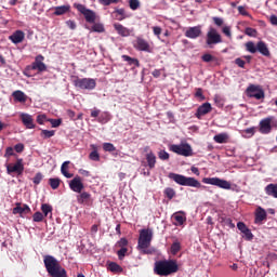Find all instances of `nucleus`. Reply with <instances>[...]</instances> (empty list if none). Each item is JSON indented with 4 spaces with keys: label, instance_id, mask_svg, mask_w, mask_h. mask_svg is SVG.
I'll return each mask as SVG.
<instances>
[{
    "label": "nucleus",
    "instance_id": "5",
    "mask_svg": "<svg viewBox=\"0 0 277 277\" xmlns=\"http://www.w3.org/2000/svg\"><path fill=\"white\" fill-rule=\"evenodd\" d=\"M75 88H80L82 90H94L96 88V80L94 78H80L75 77L72 80Z\"/></svg>",
    "mask_w": 277,
    "mask_h": 277
},
{
    "label": "nucleus",
    "instance_id": "1",
    "mask_svg": "<svg viewBox=\"0 0 277 277\" xmlns=\"http://www.w3.org/2000/svg\"><path fill=\"white\" fill-rule=\"evenodd\" d=\"M43 265H45L47 272L51 277H67L66 269L63 268L55 256H43Z\"/></svg>",
    "mask_w": 277,
    "mask_h": 277
},
{
    "label": "nucleus",
    "instance_id": "14",
    "mask_svg": "<svg viewBox=\"0 0 277 277\" xmlns=\"http://www.w3.org/2000/svg\"><path fill=\"white\" fill-rule=\"evenodd\" d=\"M78 194H80L76 196V200L78 205L87 206V207H90L93 205V198H92V195H90V193L81 192Z\"/></svg>",
    "mask_w": 277,
    "mask_h": 277
},
{
    "label": "nucleus",
    "instance_id": "3",
    "mask_svg": "<svg viewBox=\"0 0 277 277\" xmlns=\"http://www.w3.org/2000/svg\"><path fill=\"white\" fill-rule=\"evenodd\" d=\"M154 271L157 276H171L177 273L179 266L174 260H162L155 263Z\"/></svg>",
    "mask_w": 277,
    "mask_h": 277
},
{
    "label": "nucleus",
    "instance_id": "34",
    "mask_svg": "<svg viewBox=\"0 0 277 277\" xmlns=\"http://www.w3.org/2000/svg\"><path fill=\"white\" fill-rule=\"evenodd\" d=\"M111 120V115L110 113H101L100 116L97 117V122L102 123V124H105L107 122H110Z\"/></svg>",
    "mask_w": 277,
    "mask_h": 277
},
{
    "label": "nucleus",
    "instance_id": "49",
    "mask_svg": "<svg viewBox=\"0 0 277 277\" xmlns=\"http://www.w3.org/2000/svg\"><path fill=\"white\" fill-rule=\"evenodd\" d=\"M89 159H91L92 161H100L101 156H100L98 151L96 149H94L90 153Z\"/></svg>",
    "mask_w": 277,
    "mask_h": 277
},
{
    "label": "nucleus",
    "instance_id": "50",
    "mask_svg": "<svg viewBox=\"0 0 277 277\" xmlns=\"http://www.w3.org/2000/svg\"><path fill=\"white\" fill-rule=\"evenodd\" d=\"M158 157L159 159L161 160H169L170 159V154L164 150V149H161L159 153H158Z\"/></svg>",
    "mask_w": 277,
    "mask_h": 277
},
{
    "label": "nucleus",
    "instance_id": "48",
    "mask_svg": "<svg viewBox=\"0 0 277 277\" xmlns=\"http://www.w3.org/2000/svg\"><path fill=\"white\" fill-rule=\"evenodd\" d=\"M109 271L111 273H119L122 271L121 266H119L117 263L113 262V263H109V266H108Z\"/></svg>",
    "mask_w": 277,
    "mask_h": 277
},
{
    "label": "nucleus",
    "instance_id": "54",
    "mask_svg": "<svg viewBox=\"0 0 277 277\" xmlns=\"http://www.w3.org/2000/svg\"><path fill=\"white\" fill-rule=\"evenodd\" d=\"M127 252H129V249L128 248H121V250L120 251H118V258L120 259V261H122V259L124 258V256H127Z\"/></svg>",
    "mask_w": 277,
    "mask_h": 277
},
{
    "label": "nucleus",
    "instance_id": "10",
    "mask_svg": "<svg viewBox=\"0 0 277 277\" xmlns=\"http://www.w3.org/2000/svg\"><path fill=\"white\" fill-rule=\"evenodd\" d=\"M132 45L133 49L138 52L153 53V47L147 40L143 39L142 37H137L136 39H134Z\"/></svg>",
    "mask_w": 277,
    "mask_h": 277
},
{
    "label": "nucleus",
    "instance_id": "37",
    "mask_svg": "<svg viewBox=\"0 0 277 277\" xmlns=\"http://www.w3.org/2000/svg\"><path fill=\"white\" fill-rule=\"evenodd\" d=\"M56 131L55 130H41L40 136L43 140H50L51 137L55 136Z\"/></svg>",
    "mask_w": 277,
    "mask_h": 277
},
{
    "label": "nucleus",
    "instance_id": "55",
    "mask_svg": "<svg viewBox=\"0 0 277 277\" xmlns=\"http://www.w3.org/2000/svg\"><path fill=\"white\" fill-rule=\"evenodd\" d=\"M195 96L200 98L201 101L206 100V96L203 95V90L201 88H198L196 90Z\"/></svg>",
    "mask_w": 277,
    "mask_h": 277
},
{
    "label": "nucleus",
    "instance_id": "13",
    "mask_svg": "<svg viewBox=\"0 0 277 277\" xmlns=\"http://www.w3.org/2000/svg\"><path fill=\"white\" fill-rule=\"evenodd\" d=\"M247 95L258 101L263 100L265 97L264 91L259 85H255V84H250L248 87Z\"/></svg>",
    "mask_w": 277,
    "mask_h": 277
},
{
    "label": "nucleus",
    "instance_id": "52",
    "mask_svg": "<svg viewBox=\"0 0 277 277\" xmlns=\"http://www.w3.org/2000/svg\"><path fill=\"white\" fill-rule=\"evenodd\" d=\"M245 34H247V36L254 37L258 35V30L252 27H247V29H245Z\"/></svg>",
    "mask_w": 277,
    "mask_h": 277
},
{
    "label": "nucleus",
    "instance_id": "57",
    "mask_svg": "<svg viewBox=\"0 0 277 277\" xmlns=\"http://www.w3.org/2000/svg\"><path fill=\"white\" fill-rule=\"evenodd\" d=\"M49 122H51L52 128H58L62 124V119H49Z\"/></svg>",
    "mask_w": 277,
    "mask_h": 277
},
{
    "label": "nucleus",
    "instance_id": "51",
    "mask_svg": "<svg viewBox=\"0 0 277 277\" xmlns=\"http://www.w3.org/2000/svg\"><path fill=\"white\" fill-rule=\"evenodd\" d=\"M14 156H15V154H14L13 147H6L3 157L11 158V157H14Z\"/></svg>",
    "mask_w": 277,
    "mask_h": 277
},
{
    "label": "nucleus",
    "instance_id": "27",
    "mask_svg": "<svg viewBox=\"0 0 277 277\" xmlns=\"http://www.w3.org/2000/svg\"><path fill=\"white\" fill-rule=\"evenodd\" d=\"M146 161H147V167L150 170L155 169V166L157 163V157L151 150L146 154Z\"/></svg>",
    "mask_w": 277,
    "mask_h": 277
},
{
    "label": "nucleus",
    "instance_id": "60",
    "mask_svg": "<svg viewBox=\"0 0 277 277\" xmlns=\"http://www.w3.org/2000/svg\"><path fill=\"white\" fill-rule=\"evenodd\" d=\"M14 149L17 154H22L25 149V146H24V144L19 143V144L14 146Z\"/></svg>",
    "mask_w": 277,
    "mask_h": 277
},
{
    "label": "nucleus",
    "instance_id": "63",
    "mask_svg": "<svg viewBox=\"0 0 277 277\" xmlns=\"http://www.w3.org/2000/svg\"><path fill=\"white\" fill-rule=\"evenodd\" d=\"M151 29L154 30L155 36L161 35L162 29L160 26H154V27H151Z\"/></svg>",
    "mask_w": 277,
    "mask_h": 277
},
{
    "label": "nucleus",
    "instance_id": "45",
    "mask_svg": "<svg viewBox=\"0 0 277 277\" xmlns=\"http://www.w3.org/2000/svg\"><path fill=\"white\" fill-rule=\"evenodd\" d=\"M214 103L219 108L224 107L225 101L221 95H214Z\"/></svg>",
    "mask_w": 277,
    "mask_h": 277
},
{
    "label": "nucleus",
    "instance_id": "7",
    "mask_svg": "<svg viewBox=\"0 0 277 277\" xmlns=\"http://www.w3.org/2000/svg\"><path fill=\"white\" fill-rule=\"evenodd\" d=\"M171 153L182 157H193V147L188 143H182L180 145H171L169 147Z\"/></svg>",
    "mask_w": 277,
    "mask_h": 277
},
{
    "label": "nucleus",
    "instance_id": "12",
    "mask_svg": "<svg viewBox=\"0 0 277 277\" xmlns=\"http://www.w3.org/2000/svg\"><path fill=\"white\" fill-rule=\"evenodd\" d=\"M274 119H275L274 116H268L262 119L259 122V132L264 135L269 134L272 132V122H274Z\"/></svg>",
    "mask_w": 277,
    "mask_h": 277
},
{
    "label": "nucleus",
    "instance_id": "53",
    "mask_svg": "<svg viewBox=\"0 0 277 277\" xmlns=\"http://www.w3.org/2000/svg\"><path fill=\"white\" fill-rule=\"evenodd\" d=\"M42 179H43L42 173L38 172V173L35 175L32 182H34L35 185H39V184L41 183Z\"/></svg>",
    "mask_w": 277,
    "mask_h": 277
},
{
    "label": "nucleus",
    "instance_id": "62",
    "mask_svg": "<svg viewBox=\"0 0 277 277\" xmlns=\"http://www.w3.org/2000/svg\"><path fill=\"white\" fill-rule=\"evenodd\" d=\"M45 121H47V116H45L44 114L37 116V122H38L39 124H43Z\"/></svg>",
    "mask_w": 277,
    "mask_h": 277
},
{
    "label": "nucleus",
    "instance_id": "46",
    "mask_svg": "<svg viewBox=\"0 0 277 277\" xmlns=\"http://www.w3.org/2000/svg\"><path fill=\"white\" fill-rule=\"evenodd\" d=\"M44 217H45V216H44L41 212H36V213L32 215V221H34L35 223H41V222H43Z\"/></svg>",
    "mask_w": 277,
    "mask_h": 277
},
{
    "label": "nucleus",
    "instance_id": "43",
    "mask_svg": "<svg viewBox=\"0 0 277 277\" xmlns=\"http://www.w3.org/2000/svg\"><path fill=\"white\" fill-rule=\"evenodd\" d=\"M164 195L169 200H172L175 197V190L171 187L164 189Z\"/></svg>",
    "mask_w": 277,
    "mask_h": 277
},
{
    "label": "nucleus",
    "instance_id": "35",
    "mask_svg": "<svg viewBox=\"0 0 277 277\" xmlns=\"http://www.w3.org/2000/svg\"><path fill=\"white\" fill-rule=\"evenodd\" d=\"M40 209H41V212H43V215L45 217H48L49 214H50V217H52V211H53L52 206H50L49 203H43V205H41Z\"/></svg>",
    "mask_w": 277,
    "mask_h": 277
},
{
    "label": "nucleus",
    "instance_id": "9",
    "mask_svg": "<svg viewBox=\"0 0 277 277\" xmlns=\"http://www.w3.org/2000/svg\"><path fill=\"white\" fill-rule=\"evenodd\" d=\"M202 183L212 185V186H216L224 190H230V188H232L230 182L221 180L220 177H205V179H202Z\"/></svg>",
    "mask_w": 277,
    "mask_h": 277
},
{
    "label": "nucleus",
    "instance_id": "4",
    "mask_svg": "<svg viewBox=\"0 0 277 277\" xmlns=\"http://www.w3.org/2000/svg\"><path fill=\"white\" fill-rule=\"evenodd\" d=\"M153 237H154L153 229L146 228L140 232L137 249L143 254H153V251L148 249L151 245Z\"/></svg>",
    "mask_w": 277,
    "mask_h": 277
},
{
    "label": "nucleus",
    "instance_id": "18",
    "mask_svg": "<svg viewBox=\"0 0 277 277\" xmlns=\"http://www.w3.org/2000/svg\"><path fill=\"white\" fill-rule=\"evenodd\" d=\"M19 119H21L23 126L26 127L27 129H29V130L36 129V123L34 122V118L31 117V115H29L27 113H22L19 115Z\"/></svg>",
    "mask_w": 277,
    "mask_h": 277
},
{
    "label": "nucleus",
    "instance_id": "28",
    "mask_svg": "<svg viewBox=\"0 0 277 277\" xmlns=\"http://www.w3.org/2000/svg\"><path fill=\"white\" fill-rule=\"evenodd\" d=\"M111 16L113 18L121 22L127 18V11L124 9H115V11L111 13Z\"/></svg>",
    "mask_w": 277,
    "mask_h": 277
},
{
    "label": "nucleus",
    "instance_id": "39",
    "mask_svg": "<svg viewBox=\"0 0 277 277\" xmlns=\"http://www.w3.org/2000/svg\"><path fill=\"white\" fill-rule=\"evenodd\" d=\"M49 185L51 186V188L53 190H57L61 185V180L60 179H50Z\"/></svg>",
    "mask_w": 277,
    "mask_h": 277
},
{
    "label": "nucleus",
    "instance_id": "41",
    "mask_svg": "<svg viewBox=\"0 0 277 277\" xmlns=\"http://www.w3.org/2000/svg\"><path fill=\"white\" fill-rule=\"evenodd\" d=\"M141 6V2L140 0H129V8L132 11H136L138 10Z\"/></svg>",
    "mask_w": 277,
    "mask_h": 277
},
{
    "label": "nucleus",
    "instance_id": "29",
    "mask_svg": "<svg viewBox=\"0 0 277 277\" xmlns=\"http://www.w3.org/2000/svg\"><path fill=\"white\" fill-rule=\"evenodd\" d=\"M213 140L215 143L225 144V143H228L229 135L226 132H222V133L214 135Z\"/></svg>",
    "mask_w": 277,
    "mask_h": 277
},
{
    "label": "nucleus",
    "instance_id": "61",
    "mask_svg": "<svg viewBox=\"0 0 277 277\" xmlns=\"http://www.w3.org/2000/svg\"><path fill=\"white\" fill-rule=\"evenodd\" d=\"M235 64H236L239 68L243 69L245 66H246V61H242L241 58H236V60H235Z\"/></svg>",
    "mask_w": 277,
    "mask_h": 277
},
{
    "label": "nucleus",
    "instance_id": "24",
    "mask_svg": "<svg viewBox=\"0 0 277 277\" xmlns=\"http://www.w3.org/2000/svg\"><path fill=\"white\" fill-rule=\"evenodd\" d=\"M115 31L118 32L119 36H122V37H129L131 36V29L128 28L127 26H122L121 24L119 23H115L113 25Z\"/></svg>",
    "mask_w": 277,
    "mask_h": 277
},
{
    "label": "nucleus",
    "instance_id": "42",
    "mask_svg": "<svg viewBox=\"0 0 277 277\" xmlns=\"http://www.w3.org/2000/svg\"><path fill=\"white\" fill-rule=\"evenodd\" d=\"M91 30H92L93 32L103 34V32H105V27H104L102 24H94V25L91 27Z\"/></svg>",
    "mask_w": 277,
    "mask_h": 277
},
{
    "label": "nucleus",
    "instance_id": "40",
    "mask_svg": "<svg viewBox=\"0 0 277 277\" xmlns=\"http://www.w3.org/2000/svg\"><path fill=\"white\" fill-rule=\"evenodd\" d=\"M245 48L249 53H258V45L254 42L245 43Z\"/></svg>",
    "mask_w": 277,
    "mask_h": 277
},
{
    "label": "nucleus",
    "instance_id": "56",
    "mask_svg": "<svg viewBox=\"0 0 277 277\" xmlns=\"http://www.w3.org/2000/svg\"><path fill=\"white\" fill-rule=\"evenodd\" d=\"M129 245V240H127V238H121L119 241H118V246L121 248V249H127V246Z\"/></svg>",
    "mask_w": 277,
    "mask_h": 277
},
{
    "label": "nucleus",
    "instance_id": "6",
    "mask_svg": "<svg viewBox=\"0 0 277 277\" xmlns=\"http://www.w3.org/2000/svg\"><path fill=\"white\" fill-rule=\"evenodd\" d=\"M222 42V35L217 32L214 27H210V29H208V34H206V44H208V48L212 49L213 45L220 44Z\"/></svg>",
    "mask_w": 277,
    "mask_h": 277
},
{
    "label": "nucleus",
    "instance_id": "30",
    "mask_svg": "<svg viewBox=\"0 0 277 277\" xmlns=\"http://www.w3.org/2000/svg\"><path fill=\"white\" fill-rule=\"evenodd\" d=\"M265 192L268 196L277 199V183H271L265 187Z\"/></svg>",
    "mask_w": 277,
    "mask_h": 277
},
{
    "label": "nucleus",
    "instance_id": "22",
    "mask_svg": "<svg viewBox=\"0 0 277 277\" xmlns=\"http://www.w3.org/2000/svg\"><path fill=\"white\" fill-rule=\"evenodd\" d=\"M9 39L14 43V44H19L25 40V32L21 29L15 30Z\"/></svg>",
    "mask_w": 277,
    "mask_h": 277
},
{
    "label": "nucleus",
    "instance_id": "33",
    "mask_svg": "<svg viewBox=\"0 0 277 277\" xmlns=\"http://www.w3.org/2000/svg\"><path fill=\"white\" fill-rule=\"evenodd\" d=\"M69 163V161H65L63 164H61V174H64V176L67 179H72L74 174L68 172Z\"/></svg>",
    "mask_w": 277,
    "mask_h": 277
},
{
    "label": "nucleus",
    "instance_id": "15",
    "mask_svg": "<svg viewBox=\"0 0 277 277\" xmlns=\"http://www.w3.org/2000/svg\"><path fill=\"white\" fill-rule=\"evenodd\" d=\"M69 188L71 192L81 193L84 189V184L79 175H76L72 181L69 182Z\"/></svg>",
    "mask_w": 277,
    "mask_h": 277
},
{
    "label": "nucleus",
    "instance_id": "32",
    "mask_svg": "<svg viewBox=\"0 0 277 277\" xmlns=\"http://www.w3.org/2000/svg\"><path fill=\"white\" fill-rule=\"evenodd\" d=\"M69 11H70L69 5L56 6V8H54V15L62 16V15H65L66 13H68Z\"/></svg>",
    "mask_w": 277,
    "mask_h": 277
},
{
    "label": "nucleus",
    "instance_id": "26",
    "mask_svg": "<svg viewBox=\"0 0 277 277\" xmlns=\"http://www.w3.org/2000/svg\"><path fill=\"white\" fill-rule=\"evenodd\" d=\"M12 96L14 101L21 104H25L27 102L28 96L21 90L13 92Z\"/></svg>",
    "mask_w": 277,
    "mask_h": 277
},
{
    "label": "nucleus",
    "instance_id": "8",
    "mask_svg": "<svg viewBox=\"0 0 277 277\" xmlns=\"http://www.w3.org/2000/svg\"><path fill=\"white\" fill-rule=\"evenodd\" d=\"M74 8L84 16L85 21L90 24H94L96 21V13L92 9H87L81 3H74Z\"/></svg>",
    "mask_w": 277,
    "mask_h": 277
},
{
    "label": "nucleus",
    "instance_id": "59",
    "mask_svg": "<svg viewBox=\"0 0 277 277\" xmlns=\"http://www.w3.org/2000/svg\"><path fill=\"white\" fill-rule=\"evenodd\" d=\"M213 22L217 27H222L224 25V21L222 17H213Z\"/></svg>",
    "mask_w": 277,
    "mask_h": 277
},
{
    "label": "nucleus",
    "instance_id": "58",
    "mask_svg": "<svg viewBox=\"0 0 277 277\" xmlns=\"http://www.w3.org/2000/svg\"><path fill=\"white\" fill-rule=\"evenodd\" d=\"M222 223L227 224L228 226H230L232 228L235 227L233 220L230 217H222Z\"/></svg>",
    "mask_w": 277,
    "mask_h": 277
},
{
    "label": "nucleus",
    "instance_id": "25",
    "mask_svg": "<svg viewBox=\"0 0 277 277\" xmlns=\"http://www.w3.org/2000/svg\"><path fill=\"white\" fill-rule=\"evenodd\" d=\"M173 217L175 220V225L176 226H184V224L187 221L186 214L183 211L176 212L173 214Z\"/></svg>",
    "mask_w": 277,
    "mask_h": 277
},
{
    "label": "nucleus",
    "instance_id": "23",
    "mask_svg": "<svg viewBox=\"0 0 277 277\" xmlns=\"http://www.w3.org/2000/svg\"><path fill=\"white\" fill-rule=\"evenodd\" d=\"M267 219V213L262 207H258L255 210V217L254 223L255 224H262Z\"/></svg>",
    "mask_w": 277,
    "mask_h": 277
},
{
    "label": "nucleus",
    "instance_id": "64",
    "mask_svg": "<svg viewBox=\"0 0 277 277\" xmlns=\"http://www.w3.org/2000/svg\"><path fill=\"white\" fill-rule=\"evenodd\" d=\"M269 22L273 26H277V15L275 14L271 15Z\"/></svg>",
    "mask_w": 277,
    "mask_h": 277
},
{
    "label": "nucleus",
    "instance_id": "11",
    "mask_svg": "<svg viewBox=\"0 0 277 277\" xmlns=\"http://www.w3.org/2000/svg\"><path fill=\"white\" fill-rule=\"evenodd\" d=\"M6 174H18L22 175L24 173V160L22 158L17 159L14 164H5Z\"/></svg>",
    "mask_w": 277,
    "mask_h": 277
},
{
    "label": "nucleus",
    "instance_id": "21",
    "mask_svg": "<svg viewBox=\"0 0 277 277\" xmlns=\"http://www.w3.org/2000/svg\"><path fill=\"white\" fill-rule=\"evenodd\" d=\"M30 212H31V210H30L29 206L26 205V203H24V205L22 206L21 202H16V207L13 208V211H12V213H13L14 215H16V214L23 215V214H28V213H30Z\"/></svg>",
    "mask_w": 277,
    "mask_h": 277
},
{
    "label": "nucleus",
    "instance_id": "2",
    "mask_svg": "<svg viewBox=\"0 0 277 277\" xmlns=\"http://www.w3.org/2000/svg\"><path fill=\"white\" fill-rule=\"evenodd\" d=\"M168 177L173 180L180 186L192 187L196 189H207V186L202 185V183L195 177H187L177 173H169Z\"/></svg>",
    "mask_w": 277,
    "mask_h": 277
},
{
    "label": "nucleus",
    "instance_id": "47",
    "mask_svg": "<svg viewBox=\"0 0 277 277\" xmlns=\"http://www.w3.org/2000/svg\"><path fill=\"white\" fill-rule=\"evenodd\" d=\"M103 149H104V151H106V153H114V151H116V147H115V145L111 144V143H104Z\"/></svg>",
    "mask_w": 277,
    "mask_h": 277
},
{
    "label": "nucleus",
    "instance_id": "20",
    "mask_svg": "<svg viewBox=\"0 0 277 277\" xmlns=\"http://www.w3.org/2000/svg\"><path fill=\"white\" fill-rule=\"evenodd\" d=\"M211 110H212L211 104L210 103H203L202 105H200L198 107L197 113H196V118L201 119L203 116L211 113Z\"/></svg>",
    "mask_w": 277,
    "mask_h": 277
},
{
    "label": "nucleus",
    "instance_id": "19",
    "mask_svg": "<svg viewBox=\"0 0 277 277\" xmlns=\"http://www.w3.org/2000/svg\"><path fill=\"white\" fill-rule=\"evenodd\" d=\"M202 35L201 26H193L188 27L185 31V37L190 39H196Z\"/></svg>",
    "mask_w": 277,
    "mask_h": 277
},
{
    "label": "nucleus",
    "instance_id": "16",
    "mask_svg": "<svg viewBox=\"0 0 277 277\" xmlns=\"http://www.w3.org/2000/svg\"><path fill=\"white\" fill-rule=\"evenodd\" d=\"M237 228L242 234V238H245V240L252 241L254 239V234L251 233V230L243 222H238Z\"/></svg>",
    "mask_w": 277,
    "mask_h": 277
},
{
    "label": "nucleus",
    "instance_id": "38",
    "mask_svg": "<svg viewBox=\"0 0 277 277\" xmlns=\"http://www.w3.org/2000/svg\"><path fill=\"white\" fill-rule=\"evenodd\" d=\"M201 61L203 63H211V62H217V58L209 53H205L202 56H201Z\"/></svg>",
    "mask_w": 277,
    "mask_h": 277
},
{
    "label": "nucleus",
    "instance_id": "31",
    "mask_svg": "<svg viewBox=\"0 0 277 277\" xmlns=\"http://www.w3.org/2000/svg\"><path fill=\"white\" fill-rule=\"evenodd\" d=\"M256 52L261 53L264 56H269L271 55L269 50L267 48V44L264 43L263 41L258 42Z\"/></svg>",
    "mask_w": 277,
    "mask_h": 277
},
{
    "label": "nucleus",
    "instance_id": "44",
    "mask_svg": "<svg viewBox=\"0 0 277 277\" xmlns=\"http://www.w3.org/2000/svg\"><path fill=\"white\" fill-rule=\"evenodd\" d=\"M181 250V245L179 241L173 242V245H171V254L176 255Z\"/></svg>",
    "mask_w": 277,
    "mask_h": 277
},
{
    "label": "nucleus",
    "instance_id": "17",
    "mask_svg": "<svg viewBox=\"0 0 277 277\" xmlns=\"http://www.w3.org/2000/svg\"><path fill=\"white\" fill-rule=\"evenodd\" d=\"M44 56L39 54L36 56L35 62L31 64V70H38L40 72L47 70V65L43 63Z\"/></svg>",
    "mask_w": 277,
    "mask_h": 277
},
{
    "label": "nucleus",
    "instance_id": "36",
    "mask_svg": "<svg viewBox=\"0 0 277 277\" xmlns=\"http://www.w3.org/2000/svg\"><path fill=\"white\" fill-rule=\"evenodd\" d=\"M122 60L129 64V66L140 67V61L136 58H132L129 55H122Z\"/></svg>",
    "mask_w": 277,
    "mask_h": 277
}]
</instances>
